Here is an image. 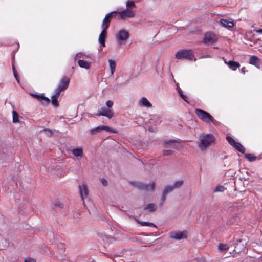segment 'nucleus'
<instances>
[{"instance_id": "obj_1", "label": "nucleus", "mask_w": 262, "mask_h": 262, "mask_svg": "<svg viewBox=\"0 0 262 262\" xmlns=\"http://www.w3.org/2000/svg\"><path fill=\"white\" fill-rule=\"evenodd\" d=\"M215 140L214 136L211 134L203 135L198 142V147L202 151H204Z\"/></svg>"}, {"instance_id": "obj_2", "label": "nucleus", "mask_w": 262, "mask_h": 262, "mask_svg": "<svg viewBox=\"0 0 262 262\" xmlns=\"http://www.w3.org/2000/svg\"><path fill=\"white\" fill-rule=\"evenodd\" d=\"M176 58L178 59H188L192 60L194 57L190 50H182L177 52L175 54Z\"/></svg>"}, {"instance_id": "obj_3", "label": "nucleus", "mask_w": 262, "mask_h": 262, "mask_svg": "<svg viewBox=\"0 0 262 262\" xmlns=\"http://www.w3.org/2000/svg\"><path fill=\"white\" fill-rule=\"evenodd\" d=\"M195 113L198 117L204 122L208 123L213 121V118L208 112L202 109H195Z\"/></svg>"}, {"instance_id": "obj_4", "label": "nucleus", "mask_w": 262, "mask_h": 262, "mask_svg": "<svg viewBox=\"0 0 262 262\" xmlns=\"http://www.w3.org/2000/svg\"><path fill=\"white\" fill-rule=\"evenodd\" d=\"M115 37L118 43L122 45L129 38V34L126 30H121L118 32Z\"/></svg>"}, {"instance_id": "obj_5", "label": "nucleus", "mask_w": 262, "mask_h": 262, "mask_svg": "<svg viewBox=\"0 0 262 262\" xmlns=\"http://www.w3.org/2000/svg\"><path fill=\"white\" fill-rule=\"evenodd\" d=\"M247 242V241L246 237H244L239 239H237L234 243L235 248L234 249V251L236 253H238L244 250L246 248Z\"/></svg>"}, {"instance_id": "obj_6", "label": "nucleus", "mask_w": 262, "mask_h": 262, "mask_svg": "<svg viewBox=\"0 0 262 262\" xmlns=\"http://www.w3.org/2000/svg\"><path fill=\"white\" fill-rule=\"evenodd\" d=\"M226 138L228 143L237 150L241 153H245V148L240 143L236 142L232 137L229 136H227Z\"/></svg>"}, {"instance_id": "obj_7", "label": "nucleus", "mask_w": 262, "mask_h": 262, "mask_svg": "<svg viewBox=\"0 0 262 262\" xmlns=\"http://www.w3.org/2000/svg\"><path fill=\"white\" fill-rule=\"evenodd\" d=\"M226 138L228 143L237 150L241 153H245V148L240 143L236 142L232 137L229 136H227Z\"/></svg>"}, {"instance_id": "obj_8", "label": "nucleus", "mask_w": 262, "mask_h": 262, "mask_svg": "<svg viewBox=\"0 0 262 262\" xmlns=\"http://www.w3.org/2000/svg\"><path fill=\"white\" fill-rule=\"evenodd\" d=\"M70 79L66 76H64L61 79L58 87L55 90V92L58 94H60L61 92L64 91L67 89L69 84Z\"/></svg>"}, {"instance_id": "obj_9", "label": "nucleus", "mask_w": 262, "mask_h": 262, "mask_svg": "<svg viewBox=\"0 0 262 262\" xmlns=\"http://www.w3.org/2000/svg\"><path fill=\"white\" fill-rule=\"evenodd\" d=\"M217 40V37L214 33L211 32H208L205 34L203 42L204 43L213 44Z\"/></svg>"}, {"instance_id": "obj_10", "label": "nucleus", "mask_w": 262, "mask_h": 262, "mask_svg": "<svg viewBox=\"0 0 262 262\" xmlns=\"http://www.w3.org/2000/svg\"><path fill=\"white\" fill-rule=\"evenodd\" d=\"M188 232L187 231L172 232L170 233V237L176 240L186 239L187 237Z\"/></svg>"}, {"instance_id": "obj_11", "label": "nucleus", "mask_w": 262, "mask_h": 262, "mask_svg": "<svg viewBox=\"0 0 262 262\" xmlns=\"http://www.w3.org/2000/svg\"><path fill=\"white\" fill-rule=\"evenodd\" d=\"M135 186L141 190L153 191L155 188V184L154 182L149 184L142 182H137L135 184Z\"/></svg>"}, {"instance_id": "obj_12", "label": "nucleus", "mask_w": 262, "mask_h": 262, "mask_svg": "<svg viewBox=\"0 0 262 262\" xmlns=\"http://www.w3.org/2000/svg\"><path fill=\"white\" fill-rule=\"evenodd\" d=\"M116 13H117V11H113L105 16L101 24V28H103V30H107L109 27L111 18L114 16Z\"/></svg>"}, {"instance_id": "obj_13", "label": "nucleus", "mask_w": 262, "mask_h": 262, "mask_svg": "<svg viewBox=\"0 0 262 262\" xmlns=\"http://www.w3.org/2000/svg\"><path fill=\"white\" fill-rule=\"evenodd\" d=\"M119 13V19L122 20H126L127 18L133 17L135 16V12L128 9H126L123 11H120Z\"/></svg>"}, {"instance_id": "obj_14", "label": "nucleus", "mask_w": 262, "mask_h": 262, "mask_svg": "<svg viewBox=\"0 0 262 262\" xmlns=\"http://www.w3.org/2000/svg\"><path fill=\"white\" fill-rule=\"evenodd\" d=\"M31 95L43 105H48L50 102V100L48 97H45L44 94H32Z\"/></svg>"}, {"instance_id": "obj_15", "label": "nucleus", "mask_w": 262, "mask_h": 262, "mask_svg": "<svg viewBox=\"0 0 262 262\" xmlns=\"http://www.w3.org/2000/svg\"><path fill=\"white\" fill-rule=\"evenodd\" d=\"M114 112L112 110L106 108H101L98 111V113L97 115L105 116L111 119L114 116Z\"/></svg>"}, {"instance_id": "obj_16", "label": "nucleus", "mask_w": 262, "mask_h": 262, "mask_svg": "<svg viewBox=\"0 0 262 262\" xmlns=\"http://www.w3.org/2000/svg\"><path fill=\"white\" fill-rule=\"evenodd\" d=\"M173 190L174 188L172 185H167L165 187L162 192V196L161 198L162 202L160 204L161 206L162 205L164 202L165 201L166 195L171 192Z\"/></svg>"}, {"instance_id": "obj_17", "label": "nucleus", "mask_w": 262, "mask_h": 262, "mask_svg": "<svg viewBox=\"0 0 262 262\" xmlns=\"http://www.w3.org/2000/svg\"><path fill=\"white\" fill-rule=\"evenodd\" d=\"M79 189L81 200L83 203H84V199L88 196L89 193L88 188L86 185L82 184L79 186Z\"/></svg>"}, {"instance_id": "obj_18", "label": "nucleus", "mask_w": 262, "mask_h": 262, "mask_svg": "<svg viewBox=\"0 0 262 262\" xmlns=\"http://www.w3.org/2000/svg\"><path fill=\"white\" fill-rule=\"evenodd\" d=\"M102 130H105L106 132H112L113 133H116V132L115 130H112V129L110 128L108 126H104V125L99 126L96 127L95 128L92 129L91 130V133L92 134H93L95 133L96 132H99Z\"/></svg>"}, {"instance_id": "obj_19", "label": "nucleus", "mask_w": 262, "mask_h": 262, "mask_svg": "<svg viewBox=\"0 0 262 262\" xmlns=\"http://www.w3.org/2000/svg\"><path fill=\"white\" fill-rule=\"evenodd\" d=\"M102 130H105L106 132H112L113 133H116V132L115 130H112V129L110 128L108 126H104V125L99 126L96 127L95 128L92 129L91 130V133L92 134H93L95 133L96 132H99Z\"/></svg>"}, {"instance_id": "obj_20", "label": "nucleus", "mask_w": 262, "mask_h": 262, "mask_svg": "<svg viewBox=\"0 0 262 262\" xmlns=\"http://www.w3.org/2000/svg\"><path fill=\"white\" fill-rule=\"evenodd\" d=\"M221 26L228 29H230L233 27L234 23L232 21H230L225 19H221L219 21Z\"/></svg>"}, {"instance_id": "obj_21", "label": "nucleus", "mask_w": 262, "mask_h": 262, "mask_svg": "<svg viewBox=\"0 0 262 262\" xmlns=\"http://www.w3.org/2000/svg\"><path fill=\"white\" fill-rule=\"evenodd\" d=\"M249 63L255 66L257 68H260V60L256 56H252L249 59Z\"/></svg>"}, {"instance_id": "obj_22", "label": "nucleus", "mask_w": 262, "mask_h": 262, "mask_svg": "<svg viewBox=\"0 0 262 262\" xmlns=\"http://www.w3.org/2000/svg\"><path fill=\"white\" fill-rule=\"evenodd\" d=\"M223 59H224L223 58ZM224 60L225 63L227 64L229 67L233 71L236 70V69L239 68L240 67V64L238 62H236L233 60H230L229 61H226L225 59Z\"/></svg>"}, {"instance_id": "obj_23", "label": "nucleus", "mask_w": 262, "mask_h": 262, "mask_svg": "<svg viewBox=\"0 0 262 262\" xmlns=\"http://www.w3.org/2000/svg\"><path fill=\"white\" fill-rule=\"evenodd\" d=\"M107 36V31L103 30L99 36V42L103 47H105V40Z\"/></svg>"}, {"instance_id": "obj_24", "label": "nucleus", "mask_w": 262, "mask_h": 262, "mask_svg": "<svg viewBox=\"0 0 262 262\" xmlns=\"http://www.w3.org/2000/svg\"><path fill=\"white\" fill-rule=\"evenodd\" d=\"M139 105L142 107H146L150 108L152 107V104L145 97H142L139 101Z\"/></svg>"}, {"instance_id": "obj_25", "label": "nucleus", "mask_w": 262, "mask_h": 262, "mask_svg": "<svg viewBox=\"0 0 262 262\" xmlns=\"http://www.w3.org/2000/svg\"><path fill=\"white\" fill-rule=\"evenodd\" d=\"M177 141L175 140H166L164 141V144L166 147L177 148L175 145V143Z\"/></svg>"}, {"instance_id": "obj_26", "label": "nucleus", "mask_w": 262, "mask_h": 262, "mask_svg": "<svg viewBox=\"0 0 262 262\" xmlns=\"http://www.w3.org/2000/svg\"><path fill=\"white\" fill-rule=\"evenodd\" d=\"M77 62L78 66L82 68L89 69L91 67V63L83 60H79Z\"/></svg>"}, {"instance_id": "obj_27", "label": "nucleus", "mask_w": 262, "mask_h": 262, "mask_svg": "<svg viewBox=\"0 0 262 262\" xmlns=\"http://www.w3.org/2000/svg\"><path fill=\"white\" fill-rule=\"evenodd\" d=\"M60 94L57 93L56 92H55V94L51 97L52 99V103L53 105L57 107L59 106V103L58 101V98L59 97Z\"/></svg>"}, {"instance_id": "obj_28", "label": "nucleus", "mask_w": 262, "mask_h": 262, "mask_svg": "<svg viewBox=\"0 0 262 262\" xmlns=\"http://www.w3.org/2000/svg\"><path fill=\"white\" fill-rule=\"evenodd\" d=\"M72 153L75 157H82L83 152L82 148H74L72 150Z\"/></svg>"}, {"instance_id": "obj_29", "label": "nucleus", "mask_w": 262, "mask_h": 262, "mask_svg": "<svg viewBox=\"0 0 262 262\" xmlns=\"http://www.w3.org/2000/svg\"><path fill=\"white\" fill-rule=\"evenodd\" d=\"M109 66L111 70V74L113 75L115 71L116 64L114 60L112 59L108 60Z\"/></svg>"}, {"instance_id": "obj_30", "label": "nucleus", "mask_w": 262, "mask_h": 262, "mask_svg": "<svg viewBox=\"0 0 262 262\" xmlns=\"http://www.w3.org/2000/svg\"><path fill=\"white\" fill-rule=\"evenodd\" d=\"M160 117L157 115H151L150 118L149 120V123L151 124L153 123H157L159 121Z\"/></svg>"}, {"instance_id": "obj_31", "label": "nucleus", "mask_w": 262, "mask_h": 262, "mask_svg": "<svg viewBox=\"0 0 262 262\" xmlns=\"http://www.w3.org/2000/svg\"><path fill=\"white\" fill-rule=\"evenodd\" d=\"M245 157L250 162L256 160V157L253 154H245Z\"/></svg>"}, {"instance_id": "obj_32", "label": "nucleus", "mask_w": 262, "mask_h": 262, "mask_svg": "<svg viewBox=\"0 0 262 262\" xmlns=\"http://www.w3.org/2000/svg\"><path fill=\"white\" fill-rule=\"evenodd\" d=\"M229 246L227 244H220L218 246V250L220 251L228 250Z\"/></svg>"}, {"instance_id": "obj_33", "label": "nucleus", "mask_w": 262, "mask_h": 262, "mask_svg": "<svg viewBox=\"0 0 262 262\" xmlns=\"http://www.w3.org/2000/svg\"><path fill=\"white\" fill-rule=\"evenodd\" d=\"M156 209V205L153 203L148 204L145 208V210H148L150 212L155 211Z\"/></svg>"}, {"instance_id": "obj_34", "label": "nucleus", "mask_w": 262, "mask_h": 262, "mask_svg": "<svg viewBox=\"0 0 262 262\" xmlns=\"http://www.w3.org/2000/svg\"><path fill=\"white\" fill-rule=\"evenodd\" d=\"M183 184V181L179 180L175 182L172 185L174 189L181 187Z\"/></svg>"}, {"instance_id": "obj_35", "label": "nucleus", "mask_w": 262, "mask_h": 262, "mask_svg": "<svg viewBox=\"0 0 262 262\" xmlns=\"http://www.w3.org/2000/svg\"><path fill=\"white\" fill-rule=\"evenodd\" d=\"M138 222L142 226H149V227H156L155 225H154L152 223L147 222H140L138 221Z\"/></svg>"}, {"instance_id": "obj_36", "label": "nucleus", "mask_w": 262, "mask_h": 262, "mask_svg": "<svg viewBox=\"0 0 262 262\" xmlns=\"http://www.w3.org/2000/svg\"><path fill=\"white\" fill-rule=\"evenodd\" d=\"M225 190V188L222 185H217L216 187L214 190L213 191L214 192H224Z\"/></svg>"}, {"instance_id": "obj_37", "label": "nucleus", "mask_w": 262, "mask_h": 262, "mask_svg": "<svg viewBox=\"0 0 262 262\" xmlns=\"http://www.w3.org/2000/svg\"><path fill=\"white\" fill-rule=\"evenodd\" d=\"M13 121L14 122H18V115L16 112L13 111Z\"/></svg>"}, {"instance_id": "obj_38", "label": "nucleus", "mask_w": 262, "mask_h": 262, "mask_svg": "<svg viewBox=\"0 0 262 262\" xmlns=\"http://www.w3.org/2000/svg\"><path fill=\"white\" fill-rule=\"evenodd\" d=\"M126 7L129 8H132L135 7V3L133 1H128L126 3Z\"/></svg>"}, {"instance_id": "obj_39", "label": "nucleus", "mask_w": 262, "mask_h": 262, "mask_svg": "<svg viewBox=\"0 0 262 262\" xmlns=\"http://www.w3.org/2000/svg\"><path fill=\"white\" fill-rule=\"evenodd\" d=\"M178 91H179V94L181 96V97L186 102H188V100H187V97L185 96L184 95H183L182 94V91L180 89V88L178 90Z\"/></svg>"}, {"instance_id": "obj_40", "label": "nucleus", "mask_w": 262, "mask_h": 262, "mask_svg": "<svg viewBox=\"0 0 262 262\" xmlns=\"http://www.w3.org/2000/svg\"><path fill=\"white\" fill-rule=\"evenodd\" d=\"M174 151L171 150H164L163 151V154L164 156L172 155Z\"/></svg>"}, {"instance_id": "obj_41", "label": "nucleus", "mask_w": 262, "mask_h": 262, "mask_svg": "<svg viewBox=\"0 0 262 262\" xmlns=\"http://www.w3.org/2000/svg\"><path fill=\"white\" fill-rule=\"evenodd\" d=\"M113 104H114V103L111 100H108L106 102V105L107 107H108V108H111L113 106Z\"/></svg>"}, {"instance_id": "obj_42", "label": "nucleus", "mask_w": 262, "mask_h": 262, "mask_svg": "<svg viewBox=\"0 0 262 262\" xmlns=\"http://www.w3.org/2000/svg\"><path fill=\"white\" fill-rule=\"evenodd\" d=\"M101 182L103 186H106L107 185V181L104 178H102L101 179Z\"/></svg>"}, {"instance_id": "obj_43", "label": "nucleus", "mask_w": 262, "mask_h": 262, "mask_svg": "<svg viewBox=\"0 0 262 262\" xmlns=\"http://www.w3.org/2000/svg\"><path fill=\"white\" fill-rule=\"evenodd\" d=\"M24 262H36V260L34 258H28L25 260Z\"/></svg>"}, {"instance_id": "obj_44", "label": "nucleus", "mask_w": 262, "mask_h": 262, "mask_svg": "<svg viewBox=\"0 0 262 262\" xmlns=\"http://www.w3.org/2000/svg\"><path fill=\"white\" fill-rule=\"evenodd\" d=\"M13 74H14V76L15 78H17V74L16 73V71L15 69V68L14 66H13Z\"/></svg>"}, {"instance_id": "obj_45", "label": "nucleus", "mask_w": 262, "mask_h": 262, "mask_svg": "<svg viewBox=\"0 0 262 262\" xmlns=\"http://www.w3.org/2000/svg\"><path fill=\"white\" fill-rule=\"evenodd\" d=\"M247 72V71L246 70V68L245 67H243L242 69H241V72L243 74H245V73Z\"/></svg>"}, {"instance_id": "obj_46", "label": "nucleus", "mask_w": 262, "mask_h": 262, "mask_svg": "<svg viewBox=\"0 0 262 262\" xmlns=\"http://www.w3.org/2000/svg\"><path fill=\"white\" fill-rule=\"evenodd\" d=\"M194 262H203V260L202 259H196L194 260Z\"/></svg>"}, {"instance_id": "obj_47", "label": "nucleus", "mask_w": 262, "mask_h": 262, "mask_svg": "<svg viewBox=\"0 0 262 262\" xmlns=\"http://www.w3.org/2000/svg\"><path fill=\"white\" fill-rule=\"evenodd\" d=\"M256 32L257 33H260V34H262V29H259L258 30H257Z\"/></svg>"}, {"instance_id": "obj_48", "label": "nucleus", "mask_w": 262, "mask_h": 262, "mask_svg": "<svg viewBox=\"0 0 262 262\" xmlns=\"http://www.w3.org/2000/svg\"><path fill=\"white\" fill-rule=\"evenodd\" d=\"M148 130L150 132H154L153 128L151 127H149Z\"/></svg>"}, {"instance_id": "obj_49", "label": "nucleus", "mask_w": 262, "mask_h": 262, "mask_svg": "<svg viewBox=\"0 0 262 262\" xmlns=\"http://www.w3.org/2000/svg\"><path fill=\"white\" fill-rule=\"evenodd\" d=\"M16 78V80L17 81V82L19 83V79L18 78V76H17V78Z\"/></svg>"}, {"instance_id": "obj_50", "label": "nucleus", "mask_w": 262, "mask_h": 262, "mask_svg": "<svg viewBox=\"0 0 262 262\" xmlns=\"http://www.w3.org/2000/svg\"><path fill=\"white\" fill-rule=\"evenodd\" d=\"M59 206H60V207H62L63 206V204H59Z\"/></svg>"}]
</instances>
